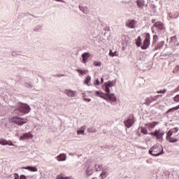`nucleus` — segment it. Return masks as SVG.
Returning <instances> with one entry per match:
<instances>
[{"instance_id":"nucleus-49","label":"nucleus","mask_w":179,"mask_h":179,"mask_svg":"<svg viewBox=\"0 0 179 179\" xmlns=\"http://www.w3.org/2000/svg\"><path fill=\"white\" fill-rule=\"evenodd\" d=\"M101 83H104V80L103 79V78H101Z\"/></svg>"},{"instance_id":"nucleus-7","label":"nucleus","mask_w":179,"mask_h":179,"mask_svg":"<svg viewBox=\"0 0 179 179\" xmlns=\"http://www.w3.org/2000/svg\"><path fill=\"white\" fill-rule=\"evenodd\" d=\"M152 27H156L158 30V33H163L164 32V27L163 26V23L160 22H155Z\"/></svg>"},{"instance_id":"nucleus-27","label":"nucleus","mask_w":179,"mask_h":179,"mask_svg":"<svg viewBox=\"0 0 179 179\" xmlns=\"http://www.w3.org/2000/svg\"><path fill=\"white\" fill-rule=\"evenodd\" d=\"M90 80H92V77H90V76H87L86 78H85V85H87V86H90Z\"/></svg>"},{"instance_id":"nucleus-6","label":"nucleus","mask_w":179,"mask_h":179,"mask_svg":"<svg viewBox=\"0 0 179 179\" xmlns=\"http://www.w3.org/2000/svg\"><path fill=\"white\" fill-rule=\"evenodd\" d=\"M124 124L127 128H131L134 124H135V117L134 115L129 116L127 120L124 121Z\"/></svg>"},{"instance_id":"nucleus-35","label":"nucleus","mask_w":179,"mask_h":179,"mask_svg":"<svg viewBox=\"0 0 179 179\" xmlns=\"http://www.w3.org/2000/svg\"><path fill=\"white\" fill-rule=\"evenodd\" d=\"M145 127H147V128H151V129H153V128H155V124L153 123H148L145 124Z\"/></svg>"},{"instance_id":"nucleus-52","label":"nucleus","mask_w":179,"mask_h":179,"mask_svg":"<svg viewBox=\"0 0 179 179\" xmlns=\"http://www.w3.org/2000/svg\"><path fill=\"white\" fill-rule=\"evenodd\" d=\"M8 145H9V146H13V143H9Z\"/></svg>"},{"instance_id":"nucleus-19","label":"nucleus","mask_w":179,"mask_h":179,"mask_svg":"<svg viewBox=\"0 0 179 179\" xmlns=\"http://www.w3.org/2000/svg\"><path fill=\"white\" fill-rule=\"evenodd\" d=\"M58 162H65L66 160V154H60L57 157Z\"/></svg>"},{"instance_id":"nucleus-40","label":"nucleus","mask_w":179,"mask_h":179,"mask_svg":"<svg viewBox=\"0 0 179 179\" xmlns=\"http://www.w3.org/2000/svg\"><path fill=\"white\" fill-rule=\"evenodd\" d=\"M0 145H8V141L5 140L0 141Z\"/></svg>"},{"instance_id":"nucleus-36","label":"nucleus","mask_w":179,"mask_h":179,"mask_svg":"<svg viewBox=\"0 0 179 179\" xmlns=\"http://www.w3.org/2000/svg\"><path fill=\"white\" fill-rule=\"evenodd\" d=\"M105 92H106V94H110V87H108L107 85H105Z\"/></svg>"},{"instance_id":"nucleus-51","label":"nucleus","mask_w":179,"mask_h":179,"mask_svg":"<svg viewBox=\"0 0 179 179\" xmlns=\"http://www.w3.org/2000/svg\"><path fill=\"white\" fill-rule=\"evenodd\" d=\"M151 22L152 23H155L156 22V20H152Z\"/></svg>"},{"instance_id":"nucleus-20","label":"nucleus","mask_w":179,"mask_h":179,"mask_svg":"<svg viewBox=\"0 0 179 179\" xmlns=\"http://www.w3.org/2000/svg\"><path fill=\"white\" fill-rule=\"evenodd\" d=\"M177 132H178V128L177 127H174L173 129H171L168 132V136H173V134H177Z\"/></svg>"},{"instance_id":"nucleus-54","label":"nucleus","mask_w":179,"mask_h":179,"mask_svg":"<svg viewBox=\"0 0 179 179\" xmlns=\"http://www.w3.org/2000/svg\"><path fill=\"white\" fill-rule=\"evenodd\" d=\"M152 33H155V29H153V28H152Z\"/></svg>"},{"instance_id":"nucleus-14","label":"nucleus","mask_w":179,"mask_h":179,"mask_svg":"<svg viewBox=\"0 0 179 179\" xmlns=\"http://www.w3.org/2000/svg\"><path fill=\"white\" fill-rule=\"evenodd\" d=\"M157 97H159V95L147 98L144 104H147L148 106H149V104L153 103V101H156V100H157Z\"/></svg>"},{"instance_id":"nucleus-13","label":"nucleus","mask_w":179,"mask_h":179,"mask_svg":"<svg viewBox=\"0 0 179 179\" xmlns=\"http://www.w3.org/2000/svg\"><path fill=\"white\" fill-rule=\"evenodd\" d=\"M164 41H162L161 42H159L157 44L155 43V45H153L154 49L153 51H157L159 50H162L163 48V45H164Z\"/></svg>"},{"instance_id":"nucleus-5","label":"nucleus","mask_w":179,"mask_h":179,"mask_svg":"<svg viewBox=\"0 0 179 179\" xmlns=\"http://www.w3.org/2000/svg\"><path fill=\"white\" fill-rule=\"evenodd\" d=\"M144 34L145 39L144 40L143 45L141 46V49L147 50V48H149V45H150V34L145 33Z\"/></svg>"},{"instance_id":"nucleus-1","label":"nucleus","mask_w":179,"mask_h":179,"mask_svg":"<svg viewBox=\"0 0 179 179\" xmlns=\"http://www.w3.org/2000/svg\"><path fill=\"white\" fill-rule=\"evenodd\" d=\"M31 108L27 103H19L13 111V113L16 115H24V114H29Z\"/></svg>"},{"instance_id":"nucleus-47","label":"nucleus","mask_w":179,"mask_h":179,"mask_svg":"<svg viewBox=\"0 0 179 179\" xmlns=\"http://www.w3.org/2000/svg\"><path fill=\"white\" fill-rule=\"evenodd\" d=\"M57 2H63V3H65V1L64 0H55Z\"/></svg>"},{"instance_id":"nucleus-21","label":"nucleus","mask_w":179,"mask_h":179,"mask_svg":"<svg viewBox=\"0 0 179 179\" xmlns=\"http://www.w3.org/2000/svg\"><path fill=\"white\" fill-rule=\"evenodd\" d=\"M79 9L83 12V13H85V15H87L89 13V8L87 6L84 7L82 6H79Z\"/></svg>"},{"instance_id":"nucleus-32","label":"nucleus","mask_w":179,"mask_h":179,"mask_svg":"<svg viewBox=\"0 0 179 179\" xmlns=\"http://www.w3.org/2000/svg\"><path fill=\"white\" fill-rule=\"evenodd\" d=\"M141 134H143V135H148V129L146 127H141Z\"/></svg>"},{"instance_id":"nucleus-44","label":"nucleus","mask_w":179,"mask_h":179,"mask_svg":"<svg viewBox=\"0 0 179 179\" xmlns=\"http://www.w3.org/2000/svg\"><path fill=\"white\" fill-rule=\"evenodd\" d=\"M56 179H64V176H62L61 175H58V176L56 177Z\"/></svg>"},{"instance_id":"nucleus-3","label":"nucleus","mask_w":179,"mask_h":179,"mask_svg":"<svg viewBox=\"0 0 179 179\" xmlns=\"http://www.w3.org/2000/svg\"><path fill=\"white\" fill-rule=\"evenodd\" d=\"M150 155L152 156H160L164 152H163V148L158 145H153L149 150Z\"/></svg>"},{"instance_id":"nucleus-53","label":"nucleus","mask_w":179,"mask_h":179,"mask_svg":"<svg viewBox=\"0 0 179 179\" xmlns=\"http://www.w3.org/2000/svg\"><path fill=\"white\" fill-rule=\"evenodd\" d=\"M69 156H73V153H69Z\"/></svg>"},{"instance_id":"nucleus-57","label":"nucleus","mask_w":179,"mask_h":179,"mask_svg":"<svg viewBox=\"0 0 179 179\" xmlns=\"http://www.w3.org/2000/svg\"><path fill=\"white\" fill-rule=\"evenodd\" d=\"M138 136H141V134L138 133Z\"/></svg>"},{"instance_id":"nucleus-43","label":"nucleus","mask_w":179,"mask_h":179,"mask_svg":"<svg viewBox=\"0 0 179 179\" xmlns=\"http://www.w3.org/2000/svg\"><path fill=\"white\" fill-rule=\"evenodd\" d=\"M14 179H19V174L17 173H14Z\"/></svg>"},{"instance_id":"nucleus-39","label":"nucleus","mask_w":179,"mask_h":179,"mask_svg":"<svg viewBox=\"0 0 179 179\" xmlns=\"http://www.w3.org/2000/svg\"><path fill=\"white\" fill-rule=\"evenodd\" d=\"M173 101H176V103H179V94L175 96Z\"/></svg>"},{"instance_id":"nucleus-48","label":"nucleus","mask_w":179,"mask_h":179,"mask_svg":"<svg viewBox=\"0 0 179 179\" xmlns=\"http://www.w3.org/2000/svg\"><path fill=\"white\" fill-rule=\"evenodd\" d=\"M57 76V78H61V76H64V74H58Z\"/></svg>"},{"instance_id":"nucleus-34","label":"nucleus","mask_w":179,"mask_h":179,"mask_svg":"<svg viewBox=\"0 0 179 179\" xmlns=\"http://www.w3.org/2000/svg\"><path fill=\"white\" fill-rule=\"evenodd\" d=\"M77 71V72L78 73H80V75H86V72H87V70H80V69H77L76 70Z\"/></svg>"},{"instance_id":"nucleus-55","label":"nucleus","mask_w":179,"mask_h":179,"mask_svg":"<svg viewBox=\"0 0 179 179\" xmlns=\"http://www.w3.org/2000/svg\"><path fill=\"white\" fill-rule=\"evenodd\" d=\"M153 124H155V125H157V122H155Z\"/></svg>"},{"instance_id":"nucleus-24","label":"nucleus","mask_w":179,"mask_h":179,"mask_svg":"<svg viewBox=\"0 0 179 179\" xmlns=\"http://www.w3.org/2000/svg\"><path fill=\"white\" fill-rule=\"evenodd\" d=\"M24 170H29V171H37V168L34 166H25L22 167Z\"/></svg>"},{"instance_id":"nucleus-11","label":"nucleus","mask_w":179,"mask_h":179,"mask_svg":"<svg viewBox=\"0 0 179 179\" xmlns=\"http://www.w3.org/2000/svg\"><path fill=\"white\" fill-rule=\"evenodd\" d=\"M27 122V119H23L22 117H17V120H15V123L17 125H20L22 127V125H24Z\"/></svg>"},{"instance_id":"nucleus-10","label":"nucleus","mask_w":179,"mask_h":179,"mask_svg":"<svg viewBox=\"0 0 179 179\" xmlns=\"http://www.w3.org/2000/svg\"><path fill=\"white\" fill-rule=\"evenodd\" d=\"M64 93L69 97H76L78 96V93L76 92V91H73L72 90H65Z\"/></svg>"},{"instance_id":"nucleus-26","label":"nucleus","mask_w":179,"mask_h":179,"mask_svg":"<svg viewBox=\"0 0 179 179\" xmlns=\"http://www.w3.org/2000/svg\"><path fill=\"white\" fill-rule=\"evenodd\" d=\"M142 44V38L141 37V36H138V38L136 40V45H137V47H141Z\"/></svg>"},{"instance_id":"nucleus-37","label":"nucleus","mask_w":179,"mask_h":179,"mask_svg":"<svg viewBox=\"0 0 179 179\" xmlns=\"http://www.w3.org/2000/svg\"><path fill=\"white\" fill-rule=\"evenodd\" d=\"M94 66H101V62H94Z\"/></svg>"},{"instance_id":"nucleus-8","label":"nucleus","mask_w":179,"mask_h":179,"mask_svg":"<svg viewBox=\"0 0 179 179\" xmlns=\"http://www.w3.org/2000/svg\"><path fill=\"white\" fill-rule=\"evenodd\" d=\"M34 138V136H33V134H31V131L28 133L24 134L22 136H20V141H26V139H33Z\"/></svg>"},{"instance_id":"nucleus-42","label":"nucleus","mask_w":179,"mask_h":179,"mask_svg":"<svg viewBox=\"0 0 179 179\" xmlns=\"http://www.w3.org/2000/svg\"><path fill=\"white\" fill-rule=\"evenodd\" d=\"M83 100H84L85 101H88V103H90V101H92V99H87V98H84Z\"/></svg>"},{"instance_id":"nucleus-56","label":"nucleus","mask_w":179,"mask_h":179,"mask_svg":"<svg viewBox=\"0 0 179 179\" xmlns=\"http://www.w3.org/2000/svg\"><path fill=\"white\" fill-rule=\"evenodd\" d=\"M15 136H19V134L17 133V134H15Z\"/></svg>"},{"instance_id":"nucleus-45","label":"nucleus","mask_w":179,"mask_h":179,"mask_svg":"<svg viewBox=\"0 0 179 179\" xmlns=\"http://www.w3.org/2000/svg\"><path fill=\"white\" fill-rule=\"evenodd\" d=\"M175 71H176V72H179V65H178V66L175 68Z\"/></svg>"},{"instance_id":"nucleus-28","label":"nucleus","mask_w":179,"mask_h":179,"mask_svg":"<svg viewBox=\"0 0 179 179\" xmlns=\"http://www.w3.org/2000/svg\"><path fill=\"white\" fill-rule=\"evenodd\" d=\"M22 86L24 87H27V89H32L33 88V85L29 83H22Z\"/></svg>"},{"instance_id":"nucleus-33","label":"nucleus","mask_w":179,"mask_h":179,"mask_svg":"<svg viewBox=\"0 0 179 179\" xmlns=\"http://www.w3.org/2000/svg\"><path fill=\"white\" fill-rule=\"evenodd\" d=\"M95 170L96 171H101V170H103V165L101 164L95 165Z\"/></svg>"},{"instance_id":"nucleus-18","label":"nucleus","mask_w":179,"mask_h":179,"mask_svg":"<svg viewBox=\"0 0 179 179\" xmlns=\"http://www.w3.org/2000/svg\"><path fill=\"white\" fill-rule=\"evenodd\" d=\"M136 3L138 9H143V6H145V0H137Z\"/></svg>"},{"instance_id":"nucleus-4","label":"nucleus","mask_w":179,"mask_h":179,"mask_svg":"<svg viewBox=\"0 0 179 179\" xmlns=\"http://www.w3.org/2000/svg\"><path fill=\"white\" fill-rule=\"evenodd\" d=\"M149 135L151 136H155L159 142H163V136H164V131H162V129H156L154 132L149 133Z\"/></svg>"},{"instance_id":"nucleus-2","label":"nucleus","mask_w":179,"mask_h":179,"mask_svg":"<svg viewBox=\"0 0 179 179\" xmlns=\"http://www.w3.org/2000/svg\"><path fill=\"white\" fill-rule=\"evenodd\" d=\"M95 96L106 100V101H110L112 106H115V101H117V97L114 94H106L101 91H96Z\"/></svg>"},{"instance_id":"nucleus-17","label":"nucleus","mask_w":179,"mask_h":179,"mask_svg":"<svg viewBox=\"0 0 179 179\" xmlns=\"http://www.w3.org/2000/svg\"><path fill=\"white\" fill-rule=\"evenodd\" d=\"M117 83V80H109L104 83L105 86H108L109 87H114L115 86V84Z\"/></svg>"},{"instance_id":"nucleus-25","label":"nucleus","mask_w":179,"mask_h":179,"mask_svg":"<svg viewBox=\"0 0 179 179\" xmlns=\"http://www.w3.org/2000/svg\"><path fill=\"white\" fill-rule=\"evenodd\" d=\"M177 110H179V105H178L176 107H173V108H171L169 109L166 111V114H169V113H174V111H177Z\"/></svg>"},{"instance_id":"nucleus-29","label":"nucleus","mask_w":179,"mask_h":179,"mask_svg":"<svg viewBox=\"0 0 179 179\" xmlns=\"http://www.w3.org/2000/svg\"><path fill=\"white\" fill-rule=\"evenodd\" d=\"M93 169H92V167L89 166L87 167V170H86V173L87 174V176H92V174H93Z\"/></svg>"},{"instance_id":"nucleus-15","label":"nucleus","mask_w":179,"mask_h":179,"mask_svg":"<svg viewBox=\"0 0 179 179\" xmlns=\"http://www.w3.org/2000/svg\"><path fill=\"white\" fill-rule=\"evenodd\" d=\"M108 176V168L104 167L102 168V173L100 174V177L103 178H106Z\"/></svg>"},{"instance_id":"nucleus-50","label":"nucleus","mask_w":179,"mask_h":179,"mask_svg":"<svg viewBox=\"0 0 179 179\" xmlns=\"http://www.w3.org/2000/svg\"><path fill=\"white\" fill-rule=\"evenodd\" d=\"M162 107H163L162 105H159V106H158V108H162Z\"/></svg>"},{"instance_id":"nucleus-16","label":"nucleus","mask_w":179,"mask_h":179,"mask_svg":"<svg viewBox=\"0 0 179 179\" xmlns=\"http://www.w3.org/2000/svg\"><path fill=\"white\" fill-rule=\"evenodd\" d=\"M166 141L170 142V143H176V142H178V139L173 138L171 136H169V133H166Z\"/></svg>"},{"instance_id":"nucleus-23","label":"nucleus","mask_w":179,"mask_h":179,"mask_svg":"<svg viewBox=\"0 0 179 179\" xmlns=\"http://www.w3.org/2000/svg\"><path fill=\"white\" fill-rule=\"evenodd\" d=\"M43 30V24H38L34 28V31L40 32Z\"/></svg>"},{"instance_id":"nucleus-22","label":"nucleus","mask_w":179,"mask_h":179,"mask_svg":"<svg viewBox=\"0 0 179 179\" xmlns=\"http://www.w3.org/2000/svg\"><path fill=\"white\" fill-rule=\"evenodd\" d=\"M86 131V126H83L79 130L77 131L78 135H83Z\"/></svg>"},{"instance_id":"nucleus-46","label":"nucleus","mask_w":179,"mask_h":179,"mask_svg":"<svg viewBox=\"0 0 179 179\" xmlns=\"http://www.w3.org/2000/svg\"><path fill=\"white\" fill-rule=\"evenodd\" d=\"M167 91L166 90H161L159 92H158V93H166Z\"/></svg>"},{"instance_id":"nucleus-38","label":"nucleus","mask_w":179,"mask_h":179,"mask_svg":"<svg viewBox=\"0 0 179 179\" xmlns=\"http://www.w3.org/2000/svg\"><path fill=\"white\" fill-rule=\"evenodd\" d=\"M87 131L89 132H90L91 134H94V132H96V129H94V128H88L87 129Z\"/></svg>"},{"instance_id":"nucleus-9","label":"nucleus","mask_w":179,"mask_h":179,"mask_svg":"<svg viewBox=\"0 0 179 179\" xmlns=\"http://www.w3.org/2000/svg\"><path fill=\"white\" fill-rule=\"evenodd\" d=\"M136 20H129L126 22L127 27H129V29H135V26H136Z\"/></svg>"},{"instance_id":"nucleus-30","label":"nucleus","mask_w":179,"mask_h":179,"mask_svg":"<svg viewBox=\"0 0 179 179\" xmlns=\"http://www.w3.org/2000/svg\"><path fill=\"white\" fill-rule=\"evenodd\" d=\"M157 41H159V36L155 34L153 36L152 45H155Z\"/></svg>"},{"instance_id":"nucleus-31","label":"nucleus","mask_w":179,"mask_h":179,"mask_svg":"<svg viewBox=\"0 0 179 179\" xmlns=\"http://www.w3.org/2000/svg\"><path fill=\"white\" fill-rule=\"evenodd\" d=\"M109 55L112 57H118V53L117 52V51L113 52L112 50H110Z\"/></svg>"},{"instance_id":"nucleus-12","label":"nucleus","mask_w":179,"mask_h":179,"mask_svg":"<svg viewBox=\"0 0 179 179\" xmlns=\"http://www.w3.org/2000/svg\"><path fill=\"white\" fill-rule=\"evenodd\" d=\"M83 60H82V64H87V59H89V58H90V53L89 52H85L83 54H82L81 55Z\"/></svg>"},{"instance_id":"nucleus-41","label":"nucleus","mask_w":179,"mask_h":179,"mask_svg":"<svg viewBox=\"0 0 179 179\" xmlns=\"http://www.w3.org/2000/svg\"><path fill=\"white\" fill-rule=\"evenodd\" d=\"M94 85H96V86H99L100 85V80H99V78H97L96 80H95V83H94Z\"/></svg>"}]
</instances>
